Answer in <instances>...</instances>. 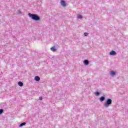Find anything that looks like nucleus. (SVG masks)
<instances>
[{"mask_svg":"<svg viewBox=\"0 0 128 128\" xmlns=\"http://www.w3.org/2000/svg\"><path fill=\"white\" fill-rule=\"evenodd\" d=\"M28 16L30 18H31L32 20H35V22H40V16L36 14H32L31 13H28Z\"/></svg>","mask_w":128,"mask_h":128,"instance_id":"nucleus-1","label":"nucleus"},{"mask_svg":"<svg viewBox=\"0 0 128 128\" xmlns=\"http://www.w3.org/2000/svg\"><path fill=\"white\" fill-rule=\"evenodd\" d=\"M112 100L110 98H108L106 100L103 104V106H104V108H108L110 106L112 105Z\"/></svg>","mask_w":128,"mask_h":128,"instance_id":"nucleus-2","label":"nucleus"},{"mask_svg":"<svg viewBox=\"0 0 128 128\" xmlns=\"http://www.w3.org/2000/svg\"><path fill=\"white\" fill-rule=\"evenodd\" d=\"M110 56H116V51H114V50H112L110 52Z\"/></svg>","mask_w":128,"mask_h":128,"instance_id":"nucleus-3","label":"nucleus"},{"mask_svg":"<svg viewBox=\"0 0 128 128\" xmlns=\"http://www.w3.org/2000/svg\"><path fill=\"white\" fill-rule=\"evenodd\" d=\"M99 100L100 102H102L106 100V97L104 96H102L100 98Z\"/></svg>","mask_w":128,"mask_h":128,"instance_id":"nucleus-4","label":"nucleus"},{"mask_svg":"<svg viewBox=\"0 0 128 128\" xmlns=\"http://www.w3.org/2000/svg\"><path fill=\"white\" fill-rule=\"evenodd\" d=\"M84 64L85 66H88L90 64V62L88 60H84Z\"/></svg>","mask_w":128,"mask_h":128,"instance_id":"nucleus-5","label":"nucleus"},{"mask_svg":"<svg viewBox=\"0 0 128 128\" xmlns=\"http://www.w3.org/2000/svg\"><path fill=\"white\" fill-rule=\"evenodd\" d=\"M60 4H61V6H66V1H64V0H61Z\"/></svg>","mask_w":128,"mask_h":128,"instance_id":"nucleus-6","label":"nucleus"},{"mask_svg":"<svg viewBox=\"0 0 128 128\" xmlns=\"http://www.w3.org/2000/svg\"><path fill=\"white\" fill-rule=\"evenodd\" d=\"M52 52H56L57 50L56 48V46H54L50 48Z\"/></svg>","mask_w":128,"mask_h":128,"instance_id":"nucleus-7","label":"nucleus"},{"mask_svg":"<svg viewBox=\"0 0 128 128\" xmlns=\"http://www.w3.org/2000/svg\"><path fill=\"white\" fill-rule=\"evenodd\" d=\"M34 80H36V82H40V78L38 76H36L34 77Z\"/></svg>","mask_w":128,"mask_h":128,"instance_id":"nucleus-8","label":"nucleus"},{"mask_svg":"<svg viewBox=\"0 0 128 128\" xmlns=\"http://www.w3.org/2000/svg\"><path fill=\"white\" fill-rule=\"evenodd\" d=\"M26 123L24 122H22V124H20V125H19V127L20 128H22V126H26Z\"/></svg>","mask_w":128,"mask_h":128,"instance_id":"nucleus-9","label":"nucleus"},{"mask_svg":"<svg viewBox=\"0 0 128 128\" xmlns=\"http://www.w3.org/2000/svg\"><path fill=\"white\" fill-rule=\"evenodd\" d=\"M18 86H24V83L22 82H18Z\"/></svg>","mask_w":128,"mask_h":128,"instance_id":"nucleus-10","label":"nucleus"},{"mask_svg":"<svg viewBox=\"0 0 128 128\" xmlns=\"http://www.w3.org/2000/svg\"><path fill=\"white\" fill-rule=\"evenodd\" d=\"M110 74L111 76H116V72L114 71H111Z\"/></svg>","mask_w":128,"mask_h":128,"instance_id":"nucleus-11","label":"nucleus"},{"mask_svg":"<svg viewBox=\"0 0 128 128\" xmlns=\"http://www.w3.org/2000/svg\"><path fill=\"white\" fill-rule=\"evenodd\" d=\"M78 18H82V16L80 14H79L78 16Z\"/></svg>","mask_w":128,"mask_h":128,"instance_id":"nucleus-12","label":"nucleus"},{"mask_svg":"<svg viewBox=\"0 0 128 128\" xmlns=\"http://www.w3.org/2000/svg\"><path fill=\"white\" fill-rule=\"evenodd\" d=\"M100 92H95V94L96 95V96H100Z\"/></svg>","mask_w":128,"mask_h":128,"instance_id":"nucleus-13","label":"nucleus"},{"mask_svg":"<svg viewBox=\"0 0 128 128\" xmlns=\"http://www.w3.org/2000/svg\"><path fill=\"white\" fill-rule=\"evenodd\" d=\"M18 14H22V11H20V10H18Z\"/></svg>","mask_w":128,"mask_h":128,"instance_id":"nucleus-14","label":"nucleus"},{"mask_svg":"<svg viewBox=\"0 0 128 128\" xmlns=\"http://www.w3.org/2000/svg\"><path fill=\"white\" fill-rule=\"evenodd\" d=\"M4 112V110L0 109V114H2Z\"/></svg>","mask_w":128,"mask_h":128,"instance_id":"nucleus-15","label":"nucleus"},{"mask_svg":"<svg viewBox=\"0 0 128 128\" xmlns=\"http://www.w3.org/2000/svg\"><path fill=\"white\" fill-rule=\"evenodd\" d=\"M88 32H84V36H88Z\"/></svg>","mask_w":128,"mask_h":128,"instance_id":"nucleus-16","label":"nucleus"},{"mask_svg":"<svg viewBox=\"0 0 128 128\" xmlns=\"http://www.w3.org/2000/svg\"><path fill=\"white\" fill-rule=\"evenodd\" d=\"M39 100H42V96L39 97Z\"/></svg>","mask_w":128,"mask_h":128,"instance_id":"nucleus-17","label":"nucleus"}]
</instances>
